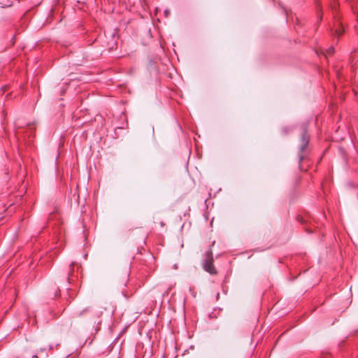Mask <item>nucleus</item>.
Wrapping results in <instances>:
<instances>
[{"mask_svg":"<svg viewBox=\"0 0 358 358\" xmlns=\"http://www.w3.org/2000/svg\"><path fill=\"white\" fill-rule=\"evenodd\" d=\"M32 358H38L37 355L36 354V355H32Z\"/></svg>","mask_w":358,"mask_h":358,"instance_id":"nucleus-10","label":"nucleus"},{"mask_svg":"<svg viewBox=\"0 0 358 358\" xmlns=\"http://www.w3.org/2000/svg\"><path fill=\"white\" fill-rule=\"evenodd\" d=\"M66 358H68V357H66Z\"/></svg>","mask_w":358,"mask_h":358,"instance_id":"nucleus-14","label":"nucleus"},{"mask_svg":"<svg viewBox=\"0 0 358 358\" xmlns=\"http://www.w3.org/2000/svg\"><path fill=\"white\" fill-rule=\"evenodd\" d=\"M73 264H74V263H73V262H71V264L70 266H71V268H73Z\"/></svg>","mask_w":358,"mask_h":358,"instance_id":"nucleus-11","label":"nucleus"},{"mask_svg":"<svg viewBox=\"0 0 358 358\" xmlns=\"http://www.w3.org/2000/svg\"><path fill=\"white\" fill-rule=\"evenodd\" d=\"M292 129V127H285L282 128V131L284 134H287L288 132H289Z\"/></svg>","mask_w":358,"mask_h":358,"instance_id":"nucleus-3","label":"nucleus"},{"mask_svg":"<svg viewBox=\"0 0 358 358\" xmlns=\"http://www.w3.org/2000/svg\"><path fill=\"white\" fill-rule=\"evenodd\" d=\"M45 350H46V349H45V348H41V349L39 350V352H45Z\"/></svg>","mask_w":358,"mask_h":358,"instance_id":"nucleus-7","label":"nucleus"},{"mask_svg":"<svg viewBox=\"0 0 358 358\" xmlns=\"http://www.w3.org/2000/svg\"><path fill=\"white\" fill-rule=\"evenodd\" d=\"M52 348H53V347H52V345H49V349H50V350L52 349Z\"/></svg>","mask_w":358,"mask_h":358,"instance_id":"nucleus-13","label":"nucleus"},{"mask_svg":"<svg viewBox=\"0 0 358 358\" xmlns=\"http://www.w3.org/2000/svg\"><path fill=\"white\" fill-rule=\"evenodd\" d=\"M89 310V308H86L83 309V310L80 311L79 313H77L76 315L78 316H82L85 312Z\"/></svg>","mask_w":358,"mask_h":358,"instance_id":"nucleus-4","label":"nucleus"},{"mask_svg":"<svg viewBox=\"0 0 358 358\" xmlns=\"http://www.w3.org/2000/svg\"><path fill=\"white\" fill-rule=\"evenodd\" d=\"M189 292L190 293V294L194 297V298H196V293L195 291H194V289L192 288V287H189Z\"/></svg>","mask_w":358,"mask_h":358,"instance_id":"nucleus-5","label":"nucleus"},{"mask_svg":"<svg viewBox=\"0 0 358 358\" xmlns=\"http://www.w3.org/2000/svg\"><path fill=\"white\" fill-rule=\"evenodd\" d=\"M329 53H332L334 52V48L331 47L329 50Z\"/></svg>","mask_w":358,"mask_h":358,"instance_id":"nucleus-8","label":"nucleus"},{"mask_svg":"<svg viewBox=\"0 0 358 358\" xmlns=\"http://www.w3.org/2000/svg\"><path fill=\"white\" fill-rule=\"evenodd\" d=\"M219 297H220V294L217 293V295H216V299L218 300L219 299Z\"/></svg>","mask_w":358,"mask_h":358,"instance_id":"nucleus-9","label":"nucleus"},{"mask_svg":"<svg viewBox=\"0 0 358 358\" xmlns=\"http://www.w3.org/2000/svg\"><path fill=\"white\" fill-rule=\"evenodd\" d=\"M173 268H176V269L178 268V266H177V264H174Z\"/></svg>","mask_w":358,"mask_h":358,"instance_id":"nucleus-12","label":"nucleus"},{"mask_svg":"<svg viewBox=\"0 0 358 358\" xmlns=\"http://www.w3.org/2000/svg\"><path fill=\"white\" fill-rule=\"evenodd\" d=\"M170 15V10L169 9H166L164 10V15L167 17H169Z\"/></svg>","mask_w":358,"mask_h":358,"instance_id":"nucleus-6","label":"nucleus"},{"mask_svg":"<svg viewBox=\"0 0 358 358\" xmlns=\"http://www.w3.org/2000/svg\"><path fill=\"white\" fill-rule=\"evenodd\" d=\"M203 266V269L211 275L215 274L217 273L216 269L213 266V257L211 250H208L206 251V258L204 259Z\"/></svg>","mask_w":358,"mask_h":358,"instance_id":"nucleus-2","label":"nucleus"},{"mask_svg":"<svg viewBox=\"0 0 358 358\" xmlns=\"http://www.w3.org/2000/svg\"><path fill=\"white\" fill-rule=\"evenodd\" d=\"M309 140H310V136L308 134V131H307V124H305L303 125V133L301 134V145L299 147V163L300 164L302 160L303 159L304 157L303 155H302L301 153L302 152H303L307 145H308L309 143Z\"/></svg>","mask_w":358,"mask_h":358,"instance_id":"nucleus-1","label":"nucleus"}]
</instances>
